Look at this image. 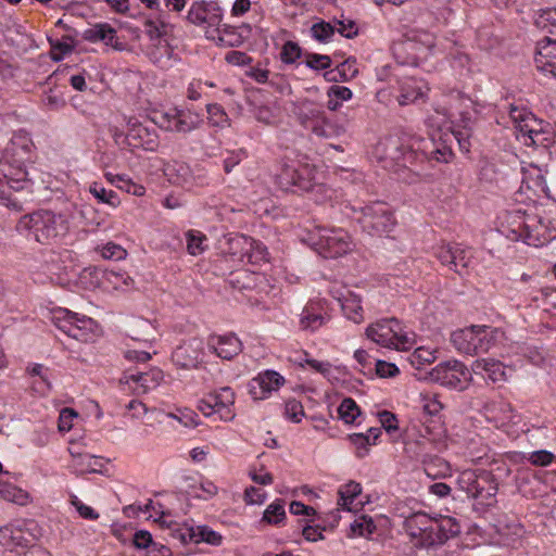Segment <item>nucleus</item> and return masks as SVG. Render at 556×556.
Segmentation results:
<instances>
[{"mask_svg": "<svg viewBox=\"0 0 556 556\" xmlns=\"http://www.w3.org/2000/svg\"><path fill=\"white\" fill-rule=\"evenodd\" d=\"M454 252L455 245H442L439 248L437 252V257L442 265L448 266V268L451 269L452 263H455V258H457V256L454 255Z\"/></svg>", "mask_w": 556, "mask_h": 556, "instance_id": "13d9d810", "label": "nucleus"}, {"mask_svg": "<svg viewBox=\"0 0 556 556\" xmlns=\"http://www.w3.org/2000/svg\"><path fill=\"white\" fill-rule=\"evenodd\" d=\"M213 402H204L210 409L219 413L222 418L231 420L233 414L230 410V406L235 403V392L229 387L222 388L218 392L210 395Z\"/></svg>", "mask_w": 556, "mask_h": 556, "instance_id": "5701e85b", "label": "nucleus"}, {"mask_svg": "<svg viewBox=\"0 0 556 556\" xmlns=\"http://www.w3.org/2000/svg\"><path fill=\"white\" fill-rule=\"evenodd\" d=\"M472 371L476 375H482L495 383L507 380L506 366L500 361H495L493 358L477 359L472 365Z\"/></svg>", "mask_w": 556, "mask_h": 556, "instance_id": "412c9836", "label": "nucleus"}, {"mask_svg": "<svg viewBox=\"0 0 556 556\" xmlns=\"http://www.w3.org/2000/svg\"><path fill=\"white\" fill-rule=\"evenodd\" d=\"M414 344H415V334L402 331L396 337V339H394V342H393L391 349L406 351V350L412 349Z\"/></svg>", "mask_w": 556, "mask_h": 556, "instance_id": "e2e57ef3", "label": "nucleus"}, {"mask_svg": "<svg viewBox=\"0 0 556 556\" xmlns=\"http://www.w3.org/2000/svg\"><path fill=\"white\" fill-rule=\"evenodd\" d=\"M339 418L352 424L361 415V408L352 397H345L338 407Z\"/></svg>", "mask_w": 556, "mask_h": 556, "instance_id": "f704fd0d", "label": "nucleus"}, {"mask_svg": "<svg viewBox=\"0 0 556 556\" xmlns=\"http://www.w3.org/2000/svg\"><path fill=\"white\" fill-rule=\"evenodd\" d=\"M83 38L90 42L102 41L117 51L125 50V43L118 40L115 28L108 23H99L83 33Z\"/></svg>", "mask_w": 556, "mask_h": 556, "instance_id": "6ab92c4d", "label": "nucleus"}, {"mask_svg": "<svg viewBox=\"0 0 556 556\" xmlns=\"http://www.w3.org/2000/svg\"><path fill=\"white\" fill-rule=\"evenodd\" d=\"M358 218L363 229L371 236L388 235L396 225L391 207L384 202H372L361 208Z\"/></svg>", "mask_w": 556, "mask_h": 556, "instance_id": "423d86ee", "label": "nucleus"}, {"mask_svg": "<svg viewBox=\"0 0 556 556\" xmlns=\"http://www.w3.org/2000/svg\"><path fill=\"white\" fill-rule=\"evenodd\" d=\"M101 254L106 260L119 261L126 257L127 252L121 245L110 242L103 247Z\"/></svg>", "mask_w": 556, "mask_h": 556, "instance_id": "6e6d98bb", "label": "nucleus"}, {"mask_svg": "<svg viewBox=\"0 0 556 556\" xmlns=\"http://www.w3.org/2000/svg\"><path fill=\"white\" fill-rule=\"evenodd\" d=\"M454 255L457 256V258H455V263H452L451 270H454L459 275H464L469 266L471 255L469 251L460 248L458 244H455Z\"/></svg>", "mask_w": 556, "mask_h": 556, "instance_id": "79ce46f5", "label": "nucleus"}, {"mask_svg": "<svg viewBox=\"0 0 556 556\" xmlns=\"http://www.w3.org/2000/svg\"><path fill=\"white\" fill-rule=\"evenodd\" d=\"M313 249L325 258H337L351 251V238L343 229L316 227L308 235Z\"/></svg>", "mask_w": 556, "mask_h": 556, "instance_id": "20e7f679", "label": "nucleus"}, {"mask_svg": "<svg viewBox=\"0 0 556 556\" xmlns=\"http://www.w3.org/2000/svg\"><path fill=\"white\" fill-rule=\"evenodd\" d=\"M173 536L180 540L182 543H201L205 542L211 545H219L222 543V535L208 528L207 526L180 527L173 532Z\"/></svg>", "mask_w": 556, "mask_h": 556, "instance_id": "4468645a", "label": "nucleus"}, {"mask_svg": "<svg viewBox=\"0 0 556 556\" xmlns=\"http://www.w3.org/2000/svg\"><path fill=\"white\" fill-rule=\"evenodd\" d=\"M422 96V92L419 89H409V86H403L401 89V93L397 97V101L400 105H407L409 103L415 102Z\"/></svg>", "mask_w": 556, "mask_h": 556, "instance_id": "680f3d73", "label": "nucleus"}, {"mask_svg": "<svg viewBox=\"0 0 556 556\" xmlns=\"http://www.w3.org/2000/svg\"><path fill=\"white\" fill-rule=\"evenodd\" d=\"M90 192L102 203H106L112 206H116L119 203V201H117L116 192L113 190H106L99 182H93L90 186Z\"/></svg>", "mask_w": 556, "mask_h": 556, "instance_id": "58836bf2", "label": "nucleus"}, {"mask_svg": "<svg viewBox=\"0 0 556 556\" xmlns=\"http://www.w3.org/2000/svg\"><path fill=\"white\" fill-rule=\"evenodd\" d=\"M376 530V526L371 518L367 516H362L359 519H356L353 523H351V531L354 534L361 536H368L374 533Z\"/></svg>", "mask_w": 556, "mask_h": 556, "instance_id": "a18cd8bd", "label": "nucleus"}, {"mask_svg": "<svg viewBox=\"0 0 556 556\" xmlns=\"http://www.w3.org/2000/svg\"><path fill=\"white\" fill-rule=\"evenodd\" d=\"M338 71H340L342 81H348L350 79H353L358 74V70L356 67V60L355 59H348L341 64L337 66Z\"/></svg>", "mask_w": 556, "mask_h": 556, "instance_id": "864d4df0", "label": "nucleus"}, {"mask_svg": "<svg viewBox=\"0 0 556 556\" xmlns=\"http://www.w3.org/2000/svg\"><path fill=\"white\" fill-rule=\"evenodd\" d=\"M16 230L40 244H52L68 231V223L62 214L38 210L22 216Z\"/></svg>", "mask_w": 556, "mask_h": 556, "instance_id": "f257e3e1", "label": "nucleus"}, {"mask_svg": "<svg viewBox=\"0 0 556 556\" xmlns=\"http://www.w3.org/2000/svg\"><path fill=\"white\" fill-rule=\"evenodd\" d=\"M475 345H477L473 354L488 352L494 344L497 330L489 326H472Z\"/></svg>", "mask_w": 556, "mask_h": 556, "instance_id": "2f4dec72", "label": "nucleus"}, {"mask_svg": "<svg viewBox=\"0 0 556 556\" xmlns=\"http://www.w3.org/2000/svg\"><path fill=\"white\" fill-rule=\"evenodd\" d=\"M300 123L312 130L318 137L330 136V123L326 117L324 109L313 102L303 103L298 113Z\"/></svg>", "mask_w": 556, "mask_h": 556, "instance_id": "1a4fd4ad", "label": "nucleus"}, {"mask_svg": "<svg viewBox=\"0 0 556 556\" xmlns=\"http://www.w3.org/2000/svg\"><path fill=\"white\" fill-rule=\"evenodd\" d=\"M167 416L178 420L185 427H195L198 425L197 414L190 409L181 410L179 416L174 413H169Z\"/></svg>", "mask_w": 556, "mask_h": 556, "instance_id": "69168bd1", "label": "nucleus"}, {"mask_svg": "<svg viewBox=\"0 0 556 556\" xmlns=\"http://www.w3.org/2000/svg\"><path fill=\"white\" fill-rule=\"evenodd\" d=\"M124 379L126 382L132 381L138 383L142 388V391L147 392L160 383L163 379V371L159 368H153L149 371H127L124 375Z\"/></svg>", "mask_w": 556, "mask_h": 556, "instance_id": "bb28decb", "label": "nucleus"}, {"mask_svg": "<svg viewBox=\"0 0 556 556\" xmlns=\"http://www.w3.org/2000/svg\"><path fill=\"white\" fill-rule=\"evenodd\" d=\"M211 346L217 356L224 359L233 358L242 350L241 341L233 334L218 337L216 338V341L213 339Z\"/></svg>", "mask_w": 556, "mask_h": 556, "instance_id": "a878e982", "label": "nucleus"}, {"mask_svg": "<svg viewBox=\"0 0 556 556\" xmlns=\"http://www.w3.org/2000/svg\"><path fill=\"white\" fill-rule=\"evenodd\" d=\"M510 118L515 124V128L523 137H528L531 143L536 144L543 135L542 121L538 119L527 109L511 106L509 112Z\"/></svg>", "mask_w": 556, "mask_h": 556, "instance_id": "9d476101", "label": "nucleus"}, {"mask_svg": "<svg viewBox=\"0 0 556 556\" xmlns=\"http://www.w3.org/2000/svg\"><path fill=\"white\" fill-rule=\"evenodd\" d=\"M302 56L301 47L294 41H287L281 49L280 59L286 64H293Z\"/></svg>", "mask_w": 556, "mask_h": 556, "instance_id": "37998d69", "label": "nucleus"}, {"mask_svg": "<svg viewBox=\"0 0 556 556\" xmlns=\"http://www.w3.org/2000/svg\"><path fill=\"white\" fill-rule=\"evenodd\" d=\"M336 28L325 21L313 24L311 33L313 38L319 42H327L333 36Z\"/></svg>", "mask_w": 556, "mask_h": 556, "instance_id": "a19ab883", "label": "nucleus"}, {"mask_svg": "<svg viewBox=\"0 0 556 556\" xmlns=\"http://www.w3.org/2000/svg\"><path fill=\"white\" fill-rule=\"evenodd\" d=\"M77 417V413L73 408H63L59 417V430L68 431L72 428V419Z\"/></svg>", "mask_w": 556, "mask_h": 556, "instance_id": "338daca9", "label": "nucleus"}, {"mask_svg": "<svg viewBox=\"0 0 556 556\" xmlns=\"http://www.w3.org/2000/svg\"><path fill=\"white\" fill-rule=\"evenodd\" d=\"M277 185L285 191H293V188H296L307 192L313 190L315 181L313 172L307 165L300 167L285 165L277 175Z\"/></svg>", "mask_w": 556, "mask_h": 556, "instance_id": "6e6552de", "label": "nucleus"}, {"mask_svg": "<svg viewBox=\"0 0 556 556\" xmlns=\"http://www.w3.org/2000/svg\"><path fill=\"white\" fill-rule=\"evenodd\" d=\"M534 62L539 71L556 78V40L549 37L539 40Z\"/></svg>", "mask_w": 556, "mask_h": 556, "instance_id": "dca6fc26", "label": "nucleus"}, {"mask_svg": "<svg viewBox=\"0 0 556 556\" xmlns=\"http://www.w3.org/2000/svg\"><path fill=\"white\" fill-rule=\"evenodd\" d=\"M163 172L169 182L178 186L187 184L192 178L189 165L179 161H169L165 163Z\"/></svg>", "mask_w": 556, "mask_h": 556, "instance_id": "c85d7f7f", "label": "nucleus"}, {"mask_svg": "<svg viewBox=\"0 0 556 556\" xmlns=\"http://www.w3.org/2000/svg\"><path fill=\"white\" fill-rule=\"evenodd\" d=\"M379 419H380L381 426L384 428V430L388 433H392L399 429L397 418H396L395 414H393L389 410H382L379 413Z\"/></svg>", "mask_w": 556, "mask_h": 556, "instance_id": "052dcab7", "label": "nucleus"}, {"mask_svg": "<svg viewBox=\"0 0 556 556\" xmlns=\"http://www.w3.org/2000/svg\"><path fill=\"white\" fill-rule=\"evenodd\" d=\"M155 328L150 320L136 318L128 326V336L139 342H152L155 340Z\"/></svg>", "mask_w": 556, "mask_h": 556, "instance_id": "c756f323", "label": "nucleus"}, {"mask_svg": "<svg viewBox=\"0 0 556 556\" xmlns=\"http://www.w3.org/2000/svg\"><path fill=\"white\" fill-rule=\"evenodd\" d=\"M188 21L194 25L218 27L223 21L222 9L214 1H195L189 9Z\"/></svg>", "mask_w": 556, "mask_h": 556, "instance_id": "9b49d317", "label": "nucleus"}, {"mask_svg": "<svg viewBox=\"0 0 556 556\" xmlns=\"http://www.w3.org/2000/svg\"><path fill=\"white\" fill-rule=\"evenodd\" d=\"M187 250L191 255H199L204 251L203 241L206 239L204 235L189 230L187 233Z\"/></svg>", "mask_w": 556, "mask_h": 556, "instance_id": "49530a36", "label": "nucleus"}, {"mask_svg": "<svg viewBox=\"0 0 556 556\" xmlns=\"http://www.w3.org/2000/svg\"><path fill=\"white\" fill-rule=\"evenodd\" d=\"M226 244L228 245L226 252L230 255L239 256L240 261H243L244 257L251 261L252 255L250 251L254 244V240L251 237L239 233L230 235L227 238Z\"/></svg>", "mask_w": 556, "mask_h": 556, "instance_id": "cd10ccee", "label": "nucleus"}, {"mask_svg": "<svg viewBox=\"0 0 556 556\" xmlns=\"http://www.w3.org/2000/svg\"><path fill=\"white\" fill-rule=\"evenodd\" d=\"M129 147L142 148L146 151H155L159 147V137L155 129H150L141 124H134L126 135Z\"/></svg>", "mask_w": 556, "mask_h": 556, "instance_id": "a211bd4d", "label": "nucleus"}, {"mask_svg": "<svg viewBox=\"0 0 556 556\" xmlns=\"http://www.w3.org/2000/svg\"><path fill=\"white\" fill-rule=\"evenodd\" d=\"M349 440L356 447V455L359 458H363L367 455L368 446L372 444L369 435L364 433H352L349 435Z\"/></svg>", "mask_w": 556, "mask_h": 556, "instance_id": "09e8293b", "label": "nucleus"}, {"mask_svg": "<svg viewBox=\"0 0 556 556\" xmlns=\"http://www.w3.org/2000/svg\"><path fill=\"white\" fill-rule=\"evenodd\" d=\"M463 122L465 123L463 129H454L452 131V137L458 143L462 151L469 152L470 142L469 138L471 136V130L468 126L469 118L463 117Z\"/></svg>", "mask_w": 556, "mask_h": 556, "instance_id": "c03bdc74", "label": "nucleus"}, {"mask_svg": "<svg viewBox=\"0 0 556 556\" xmlns=\"http://www.w3.org/2000/svg\"><path fill=\"white\" fill-rule=\"evenodd\" d=\"M435 358L433 352L424 349V348H417L412 356L409 357L410 364L415 366L418 370L420 365L424 364H430Z\"/></svg>", "mask_w": 556, "mask_h": 556, "instance_id": "3c124183", "label": "nucleus"}, {"mask_svg": "<svg viewBox=\"0 0 556 556\" xmlns=\"http://www.w3.org/2000/svg\"><path fill=\"white\" fill-rule=\"evenodd\" d=\"M144 33L150 38L151 41H161V39L167 36V27L168 25L163 21H154L151 18H147L143 23Z\"/></svg>", "mask_w": 556, "mask_h": 556, "instance_id": "e433bc0d", "label": "nucleus"}, {"mask_svg": "<svg viewBox=\"0 0 556 556\" xmlns=\"http://www.w3.org/2000/svg\"><path fill=\"white\" fill-rule=\"evenodd\" d=\"M391 326L388 319L379 320L367 327L366 336L375 343L391 349L395 338Z\"/></svg>", "mask_w": 556, "mask_h": 556, "instance_id": "b1692460", "label": "nucleus"}, {"mask_svg": "<svg viewBox=\"0 0 556 556\" xmlns=\"http://www.w3.org/2000/svg\"><path fill=\"white\" fill-rule=\"evenodd\" d=\"M72 504L75 506L76 510L83 518L89 520H97L99 518V514L93 508L85 505L76 496H73Z\"/></svg>", "mask_w": 556, "mask_h": 556, "instance_id": "0e129e2a", "label": "nucleus"}, {"mask_svg": "<svg viewBox=\"0 0 556 556\" xmlns=\"http://www.w3.org/2000/svg\"><path fill=\"white\" fill-rule=\"evenodd\" d=\"M361 493V484L355 481H350L340 488L338 504L344 509L352 510L351 505Z\"/></svg>", "mask_w": 556, "mask_h": 556, "instance_id": "72a5a7b5", "label": "nucleus"}, {"mask_svg": "<svg viewBox=\"0 0 556 556\" xmlns=\"http://www.w3.org/2000/svg\"><path fill=\"white\" fill-rule=\"evenodd\" d=\"M285 415L293 422H300L301 418L305 415L302 403L294 399L287 401L285 405Z\"/></svg>", "mask_w": 556, "mask_h": 556, "instance_id": "8fccbe9b", "label": "nucleus"}, {"mask_svg": "<svg viewBox=\"0 0 556 556\" xmlns=\"http://www.w3.org/2000/svg\"><path fill=\"white\" fill-rule=\"evenodd\" d=\"M305 56L306 66L315 71L327 70L332 64L331 58L326 54L306 53Z\"/></svg>", "mask_w": 556, "mask_h": 556, "instance_id": "de8ad7c7", "label": "nucleus"}, {"mask_svg": "<svg viewBox=\"0 0 556 556\" xmlns=\"http://www.w3.org/2000/svg\"><path fill=\"white\" fill-rule=\"evenodd\" d=\"M0 497L18 505H25L28 502V493L11 484L1 483Z\"/></svg>", "mask_w": 556, "mask_h": 556, "instance_id": "c9c22d12", "label": "nucleus"}, {"mask_svg": "<svg viewBox=\"0 0 556 556\" xmlns=\"http://www.w3.org/2000/svg\"><path fill=\"white\" fill-rule=\"evenodd\" d=\"M435 46V38L428 31L412 30L406 35L404 42L405 49L416 50L422 55H416V58H426L427 52H430Z\"/></svg>", "mask_w": 556, "mask_h": 556, "instance_id": "393cba45", "label": "nucleus"}, {"mask_svg": "<svg viewBox=\"0 0 556 556\" xmlns=\"http://www.w3.org/2000/svg\"><path fill=\"white\" fill-rule=\"evenodd\" d=\"M25 542L23 531L11 526L0 527V545L13 551L14 547L23 546Z\"/></svg>", "mask_w": 556, "mask_h": 556, "instance_id": "473e14b6", "label": "nucleus"}, {"mask_svg": "<svg viewBox=\"0 0 556 556\" xmlns=\"http://www.w3.org/2000/svg\"><path fill=\"white\" fill-rule=\"evenodd\" d=\"M429 155L431 159H434L438 162L447 163L453 157L452 147L445 143H441L435 146L430 152Z\"/></svg>", "mask_w": 556, "mask_h": 556, "instance_id": "4d7b16f0", "label": "nucleus"}, {"mask_svg": "<svg viewBox=\"0 0 556 556\" xmlns=\"http://www.w3.org/2000/svg\"><path fill=\"white\" fill-rule=\"evenodd\" d=\"M4 167H7V164L0 160V204L15 212H21L23 211V203L20 200L12 198L11 194L8 193L5 186L12 181L17 184V186H10V188L15 190L24 189V186H20V184L26 180L27 173L25 170H20L17 178L11 179Z\"/></svg>", "mask_w": 556, "mask_h": 556, "instance_id": "2eb2a0df", "label": "nucleus"}, {"mask_svg": "<svg viewBox=\"0 0 556 556\" xmlns=\"http://www.w3.org/2000/svg\"><path fill=\"white\" fill-rule=\"evenodd\" d=\"M285 383V378L275 370H265L249 383L250 394L254 400L265 399Z\"/></svg>", "mask_w": 556, "mask_h": 556, "instance_id": "ddd939ff", "label": "nucleus"}, {"mask_svg": "<svg viewBox=\"0 0 556 556\" xmlns=\"http://www.w3.org/2000/svg\"><path fill=\"white\" fill-rule=\"evenodd\" d=\"M400 372L397 366L393 363H389L382 359L376 362V374L380 378H393Z\"/></svg>", "mask_w": 556, "mask_h": 556, "instance_id": "5fc2aeb1", "label": "nucleus"}, {"mask_svg": "<svg viewBox=\"0 0 556 556\" xmlns=\"http://www.w3.org/2000/svg\"><path fill=\"white\" fill-rule=\"evenodd\" d=\"M416 376L420 380H429L442 387L460 391L465 390L471 380L469 369L458 361L442 362L426 372L425 376H418L417 374Z\"/></svg>", "mask_w": 556, "mask_h": 556, "instance_id": "39448f33", "label": "nucleus"}, {"mask_svg": "<svg viewBox=\"0 0 556 556\" xmlns=\"http://www.w3.org/2000/svg\"><path fill=\"white\" fill-rule=\"evenodd\" d=\"M473 328L472 326L454 331L451 334V342L454 348L468 355H473L477 345H475Z\"/></svg>", "mask_w": 556, "mask_h": 556, "instance_id": "7c9ffc66", "label": "nucleus"}, {"mask_svg": "<svg viewBox=\"0 0 556 556\" xmlns=\"http://www.w3.org/2000/svg\"><path fill=\"white\" fill-rule=\"evenodd\" d=\"M200 119L198 115L182 110H174L160 116L157 122L161 128L178 132H189L198 127Z\"/></svg>", "mask_w": 556, "mask_h": 556, "instance_id": "f8f14e48", "label": "nucleus"}, {"mask_svg": "<svg viewBox=\"0 0 556 556\" xmlns=\"http://www.w3.org/2000/svg\"><path fill=\"white\" fill-rule=\"evenodd\" d=\"M285 517L286 511L283 507V502L281 500H277L265 509L263 520L271 525H277Z\"/></svg>", "mask_w": 556, "mask_h": 556, "instance_id": "4c0bfd02", "label": "nucleus"}, {"mask_svg": "<svg viewBox=\"0 0 556 556\" xmlns=\"http://www.w3.org/2000/svg\"><path fill=\"white\" fill-rule=\"evenodd\" d=\"M433 532V546L442 545L460 533V525L453 517L441 516L439 519L434 518Z\"/></svg>", "mask_w": 556, "mask_h": 556, "instance_id": "4be33fe9", "label": "nucleus"}, {"mask_svg": "<svg viewBox=\"0 0 556 556\" xmlns=\"http://www.w3.org/2000/svg\"><path fill=\"white\" fill-rule=\"evenodd\" d=\"M201 345V341L195 338L184 342L174 350L172 361L184 369L195 368L200 362Z\"/></svg>", "mask_w": 556, "mask_h": 556, "instance_id": "f3484780", "label": "nucleus"}, {"mask_svg": "<svg viewBox=\"0 0 556 556\" xmlns=\"http://www.w3.org/2000/svg\"><path fill=\"white\" fill-rule=\"evenodd\" d=\"M386 160L392 163L393 170L399 179L407 184H415L419 180L421 173L417 168L424 163L427 154L414 149L410 144L401 142L400 139H389L386 143Z\"/></svg>", "mask_w": 556, "mask_h": 556, "instance_id": "f03ea898", "label": "nucleus"}, {"mask_svg": "<svg viewBox=\"0 0 556 556\" xmlns=\"http://www.w3.org/2000/svg\"><path fill=\"white\" fill-rule=\"evenodd\" d=\"M434 518L424 511H415L404 517L402 527L416 546H433Z\"/></svg>", "mask_w": 556, "mask_h": 556, "instance_id": "0eeeda50", "label": "nucleus"}, {"mask_svg": "<svg viewBox=\"0 0 556 556\" xmlns=\"http://www.w3.org/2000/svg\"><path fill=\"white\" fill-rule=\"evenodd\" d=\"M341 308H342L343 313L345 314V316L349 319L353 320L356 324L362 321V319H363V316H362L363 308H362L359 300L357 298L345 299L341 303Z\"/></svg>", "mask_w": 556, "mask_h": 556, "instance_id": "ea45409f", "label": "nucleus"}, {"mask_svg": "<svg viewBox=\"0 0 556 556\" xmlns=\"http://www.w3.org/2000/svg\"><path fill=\"white\" fill-rule=\"evenodd\" d=\"M91 324V318L78 317L76 313L66 311L64 317L59 318L58 327L68 337L79 340L85 334L84 330L88 329Z\"/></svg>", "mask_w": 556, "mask_h": 556, "instance_id": "aec40b11", "label": "nucleus"}, {"mask_svg": "<svg viewBox=\"0 0 556 556\" xmlns=\"http://www.w3.org/2000/svg\"><path fill=\"white\" fill-rule=\"evenodd\" d=\"M528 459L532 465L547 466L553 462L554 455L546 450H540L532 452Z\"/></svg>", "mask_w": 556, "mask_h": 556, "instance_id": "bf43d9fd", "label": "nucleus"}, {"mask_svg": "<svg viewBox=\"0 0 556 556\" xmlns=\"http://www.w3.org/2000/svg\"><path fill=\"white\" fill-rule=\"evenodd\" d=\"M226 60L230 64L235 65H247L252 62V58L249 56L245 52L241 51H230L226 55Z\"/></svg>", "mask_w": 556, "mask_h": 556, "instance_id": "774afa93", "label": "nucleus"}, {"mask_svg": "<svg viewBox=\"0 0 556 556\" xmlns=\"http://www.w3.org/2000/svg\"><path fill=\"white\" fill-rule=\"evenodd\" d=\"M132 543L137 548H156V543L147 530H138L135 532Z\"/></svg>", "mask_w": 556, "mask_h": 556, "instance_id": "603ef678", "label": "nucleus"}, {"mask_svg": "<svg viewBox=\"0 0 556 556\" xmlns=\"http://www.w3.org/2000/svg\"><path fill=\"white\" fill-rule=\"evenodd\" d=\"M457 484L467 497L479 505L493 506L496 503L498 482L491 471L465 470L458 476Z\"/></svg>", "mask_w": 556, "mask_h": 556, "instance_id": "7ed1b4c3", "label": "nucleus"}]
</instances>
